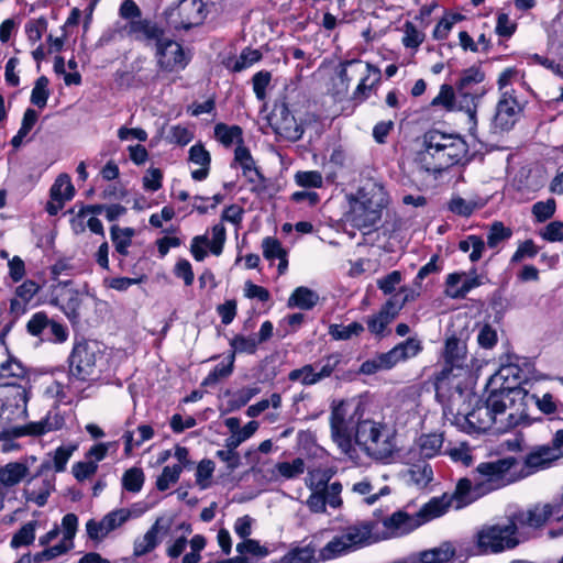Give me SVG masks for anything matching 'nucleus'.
<instances>
[{
  "label": "nucleus",
  "instance_id": "nucleus-1",
  "mask_svg": "<svg viewBox=\"0 0 563 563\" xmlns=\"http://www.w3.org/2000/svg\"><path fill=\"white\" fill-rule=\"evenodd\" d=\"M526 394L511 387L488 390L485 401L475 398L471 411L457 412L456 424L465 432L504 433L520 424H527L528 415L523 399Z\"/></svg>",
  "mask_w": 563,
  "mask_h": 563
},
{
  "label": "nucleus",
  "instance_id": "nucleus-2",
  "mask_svg": "<svg viewBox=\"0 0 563 563\" xmlns=\"http://www.w3.org/2000/svg\"><path fill=\"white\" fill-rule=\"evenodd\" d=\"M390 198L384 185L374 179H367L349 196L347 221L360 230L371 229L380 221L383 211L389 206Z\"/></svg>",
  "mask_w": 563,
  "mask_h": 563
},
{
  "label": "nucleus",
  "instance_id": "nucleus-3",
  "mask_svg": "<svg viewBox=\"0 0 563 563\" xmlns=\"http://www.w3.org/2000/svg\"><path fill=\"white\" fill-rule=\"evenodd\" d=\"M424 150L419 164L428 173L438 174L457 164L465 153V144L459 137L431 131L424 136Z\"/></svg>",
  "mask_w": 563,
  "mask_h": 563
},
{
  "label": "nucleus",
  "instance_id": "nucleus-4",
  "mask_svg": "<svg viewBox=\"0 0 563 563\" xmlns=\"http://www.w3.org/2000/svg\"><path fill=\"white\" fill-rule=\"evenodd\" d=\"M361 406L352 400L333 402L329 417L331 439L341 454L350 460L357 459V450L354 445L355 431L358 422Z\"/></svg>",
  "mask_w": 563,
  "mask_h": 563
},
{
  "label": "nucleus",
  "instance_id": "nucleus-5",
  "mask_svg": "<svg viewBox=\"0 0 563 563\" xmlns=\"http://www.w3.org/2000/svg\"><path fill=\"white\" fill-rule=\"evenodd\" d=\"M354 445L375 461H389L398 451L396 431L387 423L363 419L357 423Z\"/></svg>",
  "mask_w": 563,
  "mask_h": 563
},
{
  "label": "nucleus",
  "instance_id": "nucleus-6",
  "mask_svg": "<svg viewBox=\"0 0 563 563\" xmlns=\"http://www.w3.org/2000/svg\"><path fill=\"white\" fill-rule=\"evenodd\" d=\"M443 509L444 504L441 500H429L413 515L402 510L395 511L383 519V530H378V523L371 521L374 525L373 534L377 538L376 541L402 537L426 522L441 517Z\"/></svg>",
  "mask_w": 563,
  "mask_h": 563
},
{
  "label": "nucleus",
  "instance_id": "nucleus-7",
  "mask_svg": "<svg viewBox=\"0 0 563 563\" xmlns=\"http://www.w3.org/2000/svg\"><path fill=\"white\" fill-rule=\"evenodd\" d=\"M485 79V74L479 67L472 66L462 71L460 80L456 85V98L459 110L464 111L467 131L475 136L477 128V107L486 93V89L481 86Z\"/></svg>",
  "mask_w": 563,
  "mask_h": 563
},
{
  "label": "nucleus",
  "instance_id": "nucleus-8",
  "mask_svg": "<svg viewBox=\"0 0 563 563\" xmlns=\"http://www.w3.org/2000/svg\"><path fill=\"white\" fill-rule=\"evenodd\" d=\"M518 461L514 456L479 463L472 472L475 489L484 495L504 488L516 481Z\"/></svg>",
  "mask_w": 563,
  "mask_h": 563
},
{
  "label": "nucleus",
  "instance_id": "nucleus-9",
  "mask_svg": "<svg viewBox=\"0 0 563 563\" xmlns=\"http://www.w3.org/2000/svg\"><path fill=\"white\" fill-rule=\"evenodd\" d=\"M373 528L374 525L371 521H362L346 527L319 550V562L338 559L376 542L377 538L373 534Z\"/></svg>",
  "mask_w": 563,
  "mask_h": 563
},
{
  "label": "nucleus",
  "instance_id": "nucleus-10",
  "mask_svg": "<svg viewBox=\"0 0 563 563\" xmlns=\"http://www.w3.org/2000/svg\"><path fill=\"white\" fill-rule=\"evenodd\" d=\"M445 365L435 375L434 385L438 391L455 388L459 396L462 394L460 377L466 374V345L455 336H450L445 341L443 351Z\"/></svg>",
  "mask_w": 563,
  "mask_h": 563
},
{
  "label": "nucleus",
  "instance_id": "nucleus-11",
  "mask_svg": "<svg viewBox=\"0 0 563 563\" xmlns=\"http://www.w3.org/2000/svg\"><path fill=\"white\" fill-rule=\"evenodd\" d=\"M516 534V522L510 519L506 525H486L476 532L475 544L482 554L500 553L519 544Z\"/></svg>",
  "mask_w": 563,
  "mask_h": 563
},
{
  "label": "nucleus",
  "instance_id": "nucleus-12",
  "mask_svg": "<svg viewBox=\"0 0 563 563\" xmlns=\"http://www.w3.org/2000/svg\"><path fill=\"white\" fill-rule=\"evenodd\" d=\"M100 349L96 342L77 343L69 357L70 374L80 380L89 379L96 373Z\"/></svg>",
  "mask_w": 563,
  "mask_h": 563
},
{
  "label": "nucleus",
  "instance_id": "nucleus-13",
  "mask_svg": "<svg viewBox=\"0 0 563 563\" xmlns=\"http://www.w3.org/2000/svg\"><path fill=\"white\" fill-rule=\"evenodd\" d=\"M155 48L157 66L163 71L174 73L183 70L190 60V56L185 52L184 47L178 42L166 37L165 32L159 41L155 43Z\"/></svg>",
  "mask_w": 563,
  "mask_h": 563
},
{
  "label": "nucleus",
  "instance_id": "nucleus-14",
  "mask_svg": "<svg viewBox=\"0 0 563 563\" xmlns=\"http://www.w3.org/2000/svg\"><path fill=\"white\" fill-rule=\"evenodd\" d=\"M114 36L120 38H131L152 45L159 41L164 30L155 22L147 19L131 20L126 23L115 25L113 30Z\"/></svg>",
  "mask_w": 563,
  "mask_h": 563
},
{
  "label": "nucleus",
  "instance_id": "nucleus-15",
  "mask_svg": "<svg viewBox=\"0 0 563 563\" xmlns=\"http://www.w3.org/2000/svg\"><path fill=\"white\" fill-rule=\"evenodd\" d=\"M267 120L273 131L287 141L296 142L303 134L302 125L297 122L284 102L274 106Z\"/></svg>",
  "mask_w": 563,
  "mask_h": 563
},
{
  "label": "nucleus",
  "instance_id": "nucleus-16",
  "mask_svg": "<svg viewBox=\"0 0 563 563\" xmlns=\"http://www.w3.org/2000/svg\"><path fill=\"white\" fill-rule=\"evenodd\" d=\"M68 284V282L58 283V285L54 286L51 303L58 307L71 322H77L79 319L81 295L77 289L70 288Z\"/></svg>",
  "mask_w": 563,
  "mask_h": 563
},
{
  "label": "nucleus",
  "instance_id": "nucleus-17",
  "mask_svg": "<svg viewBox=\"0 0 563 563\" xmlns=\"http://www.w3.org/2000/svg\"><path fill=\"white\" fill-rule=\"evenodd\" d=\"M482 496L483 494L475 489V481L472 475L470 478L459 479L452 495L443 494L441 497H434L431 500H441L444 504V515L449 508L461 509Z\"/></svg>",
  "mask_w": 563,
  "mask_h": 563
},
{
  "label": "nucleus",
  "instance_id": "nucleus-18",
  "mask_svg": "<svg viewBox=\"0 0 563 563\" xmlns=\"http://www.w3.org/2000/svg\"><path fill=\"white\" fill-rule=\"evenodd\" d=\"M334 472L331 468H313L309 470L305 477V485L310 494L306 500L309 510H321L323 503L321 500V492L330 484Z\"/></svg>",
  "mask_w": 563,
  "mask_h": 563
},
{
  "label": "nucleus",
  "instance_id": "nucleus-19",
  "mask_svg": "<svg viewBox=\"0 0 563 563\" xmlns=\"http://www.w3.org/2000/svg\"><path fill=\"white\" fill-rule=\"evenodd\" d=\"M178 19L170 20L176 30H189L200 25L206 18L205 3L201 0H181L176 10Z\"/></svg>",
  "mask_w": 563,
  "mask_h": 563
},
{
  "label": "nucleus",
  "instance_id": "nucleus-20",
  "mask_svg": "<svg viewBox=\"0 0 563 563\" xmlns=\"http://www.w3.org/2000/svg\"><path fill=\"white\" fill-rule=\"evenodd\" d=\"M400 310L401 305L398 303V296L396 295L389 298L382 306L378 312L366 318L368 331L376 336H385L387 334L386 329L388 324H390L396 319Z\"/></svg>",
  "mask_w": 563,
  "mask_h": 563
},
{
  "label": "nucleus",
  "instance_id": "nucleus-21",
  "mask_svg": "<svg viewBox=\"0 0 563 563\" xmlns=\"http://www.w3.org/2000/svg\"><path fill=\"white\" fill-rule=\"evenodd\" d=\"M482 284V277L475 271L471 273H452L448 275L445 280V295L452 299H462Z\"/></svg>",
  "mask_w": 563,
  "mask_h": 563
},
{
  "label": "nucleus",
  "instance_id": "nucleus-22",
  "mask_svg": "<svg viewBox=\"0 0 563 563\" xmlns=\"http://www.w3.org/2000/svg\"><path fill=\"white\" fill-rule=\"evenodd\" d=\"M555 510L556 507L551 504L536 505L527 510L514 514L510 520L516 522L517 530L519 527L540 529L556 512Z\"/></svg>",
  "mask_w": 563,
  "mask_h": 563
},
{
  "label": "nucleus",
  "instance_id": "nucleus-23",
  "mask_svg": "<svg viewBox=\"0 0 563 563\" xmlns=\"http://www.w3.org/2000/svg\"><path fill=\"white\" fill-rule=\"evenodd\" d=\"M521 108L507 90H505L499 99L494 118V124L503 131L510 130L518 120Z\"/></svg>",
  "mask_w": 563,
  "mask_h": 563
},
{
  "label": "nucleus",
  "instance_id": "nucleus-24",
  "mask_svg": "<svg viewBox=\"0 0 563 563\" xmlns=\"http://www.w3.org/2000/svg\"><path fill=\"white\" fill-rule=\"evenodd\" d=\"M521 379L522 371L517 364H503L499 369L490 377L487 384V390H499L511 387L516 390L522 391V389L518 387Z\"/></svg>",
  "mask_w": 563,
  "mask_h": 563
},
{
  "label": "nucleus",
  "instance_id": "nucleus-25",
  "mask_svg": "<svg viewBox=\"0 0 563 563\" xmlns=\"http://www.w3.org/2000/svg\"><path fill=\"white\" fill-rule=\"evenodd\" d=\"M24 426L26 430L20 432L19 434L38 437L48 432L60 430L65 426V417L59 410L53 409L49 410L40 421L29 422Z\"/></svg>",
  "mask_w": 563,
  "mask_h": 563
},
{
  "label": "nucleus",
  "instance_id": "nucleus-26",
  "mask_svg": "<svg viewBox=\"0 0 563 563\" xmlns=\"http://www.w3.org/2000/svg\"><path fill=\"white\" fill-rule=\"evenodd\" d=\"M563 456V452L556 449L552 442L531 451L526 457V466L532 470H541L550 466L553 461Z\"/></svg>",
  "mask_w": 563,
  "mask_h": 563
},
{
  "label": "nucleus",
  "instance_id": "nucleus-27",
  "mask_svg": "<svg viewBox=\"0 0 563 563\" xmlns=\"http://www.w3.org/2000/svg\"><path fill=\"white\" fill-rule=\"evenodd\" d=\"M189 162L198 165L199 168L191 172L192 179L201 181L209 175L211 156L201 143H197L189 148Z\"/></svg>",
  "mask_w": 563,
  "mask_h": 563
},
{
  "label": "nucleus",
  "instance_id": "nucleus-28",
  "mask_svg": "<svg viewBox=\"0 0 563 563\" xmlns=\"http://www.w3.org/2000/svg\"><path fill=\"white\" fill-rule=\"evenodd\" d=\"M24 375L23 365L10 355L5 343L0 341V379L21 378Z\"/></svg>",
  "mask_w": 563,
  "mask_h": 563
},
{
  "label": "nucleus",
  "instance_id": "nucleus-29",
  "mask_svg": "<svg viewBox=\"0 0 563 563\" xmlns=\"http://www.w3.org/2000/svg\"><path fill=\"white\" fill-rule=\"evenodd\" d=\"M30 468L26 462H10L0 467V484L13 487L20 484L27 475Z\"/></svg>",
  "mask_w": 563,
  "mask_h": 563
},
{
  "label": "nucleus",
  "instance_id": "nucleus-30",
  "mask_svg": "<svg viewBox=\"0 0 563 563\" xmlns=\"http://www.w3.org/2000/svg\"><path fill=\"white\" fill-rule=\"evenodd\" d=\"M306 471V463L301 457H296L291 462H279L271 471L274 481L295 479Z\"/></svg>",
  "mask_w": 563,
  "mask_h": 563
},
{
  "label": "nucleus",
  "instance_id": "nucleus-31",
  "mask_svg": "<svg viewBox=\"0 0 563 563\" xmlns=\"http://www.w3.org/2000/svg\"><path fill=\"white\" fill-rule=\"evenodd\" d=\"M421 351V341L417 338H409L406 341L394 346L391 350L387 352V354L395 366L397 363L401 361L415 357Z\"/></svg>",
  "mask_w": 563,
  "mask_h": 563
},
{
  "label": "nucleus",
  "instance_id": "nucleus-32",
  "mask_svg": "<svg viewBox=\"0 0 563 563\" xmlns=\"http://www.w3.org/2000/svg\"><path fill=\"white\" fill-rule=\"evenodd\" d=\"M455 555V548L450 542H443L439 547L418 553V562L415 563H445Z\"/></svg>",
  "mask_w": 563,
  "mask_h": 563
},
{
  "label": "nucleus",
  "instance_id": "nucleus-33",
  "mask_svg": "<svg viewBox=\"0 0 563 563\" xmlns=\"http://www.w3.org/2000/svg\"><path fill=\"white\" fill-rule=\"evenodd\" d=\"M161 519H157L146 533L134 541L133 553L135 556H142L153 551L158 544V533L161 531Z\"/></svg>",
  "mask_w": 563,
  "mask_h": 563
},
{
  "label": "nucleus",
  "instance_id": "nucleus-34",
  "mask_svg": "<svg viewBox=\"0 0 563 563\" xmlns=\"http://www.w3.org/2000/svg\"><path fill=\"white\" fill-rule=\"evenodd\" d=\"M389 492L388 486H384L378 492H374V486L368 477H363L351 486V493L363 497L367 505L375 504L380 496L388 495Z\"/></svg>",
  "mask_w": 563,
  "mask_h": 563
},
{
  "label": "nucleus",
  "instance_id": "nucleus-35",
  "mask_svg": "<svg viewBox=\"0 0 563 563\" xmlns=\"http://www.w3.org/2000/svg\"><path fill=\"white\" fill-rule=\"evenodd\" d=\"M371 73H374V75H378V69L373 67L368 63H362L361 60H349L341 65V69L339 71V78L341 79L342 84L345 86V88L349 86V82L353 78V74L356 75H369Z\"/></svg>",
  "mask_w": 563,
  "mask_h": 563
},
{
  "label": "nucleus",
  "instance_id": "nucleus-36",
  "mask_svg": "<svg viewBox=\"0 0 563 563\" xmlns=\"http://www.w3.org/2000/svg\"><path fill=\"white\" fill-rule=\"evenodd\" d=\"M319 301V295L303 286L297 287L288 299V307L302 310L312 309Z\"/></svg>",
  "mask_w": 563,
  "mask_h": 563
},
{
  "label": "nucleus",
  "instance_id": "nucleus-37",
  "mask_svg": "<svg viewBox=\"0 0 563 563\" xmlns=\"http://www.w3.org/2000/svg\"><path fill=\"white\" fill-rule=\"evenodd\" d=\"M443 441L441 433L422 434L417 441L420 455L424 459L437 456L441 452Z\"/></svg>",
  "mask_w": 563,
  "mask_h": 563
},
{
  "label": "nucleus",
  "instance_id": "nucleus-38",
  "mask_svg": "<svg viewBox=\"0 0 563 563\" xmlns=\"http://www.w3.org/2000/svg\"><path fill=\"white\" fill-rule=\"evenodd\" d=\"M343 486L340 482L330 483L324 490L321 492V500L323 503V507L321 510H310L313 514H325L327 506L329 505L333 509L341 508L343 505V499L341 497Z\"/></svg>",
  "mask_w": 563,
  "mask_h": 563
},
{
  "label": "nucleus",
  "instance_id": "nucleus-39",
  "mask_svg": "<svg viewBox=\"0 0 563 563\" xmlns=\"http://www.w3.org/2000/svg\"><path fill=\"white\" fill-rule=\"evenodd\" d=\"M419 402L416 397L404 398L396 409V422L402 426L418 419Z\"/></svg>",
  "mask_w": 563,
  "mask_h": 563
},
{
  "label": "nucleus",
  "instance_id": "nucleus-40",
  "mask_svg": "<svg viewBox=\"0 0 563 563\" xmlns=\"http://www.w3.org/2000/svg\"><path fill=\"white\" fill-rule=\"evenodd\" d=\"M110 235L115 251L122 256H126L129 253L128 249L135 235V230L133 228H120L119 225H112L110 229Z\"/></svg>",
  "mask_w": 563,
  "mask_h": 563
},
{
  "label": "nucleus",
  "instance_id": "nucleus-41",
  "mask_svg": "<svg viewBox=\"0 0 563 563\" xmlns=\"http://www.w3.org/2000/svg\"><path fill=\"white\" fill-rule=\"evenodd\" d=\"M318 555L311 545L297 547L289 550L280 560L275 563H316Z\"/></svg>",
  "mask_w": 563,
  "mask_h": 563
},
{
  "label": "nucleus",
  "instance_id": "nucleus-42",
  "mask_svg": "<svg viewBox=\"0 0 563 563\" xmlns=\"http://www.w3.org/2000/svg\"><path fill=\"white\" fill-rule=\"evenodd\" d=\"M408 482L418 488H424L433 478V472L431 466L426 463L413 464L407 471Z\"/></svg>",
  "mask_w": 563,
  "mask_h": 563
},
{
  "label": "nucleus",
  "instance_id": "nucleus-43",
  "mask_svg": "<svg viewBox=\"0 0 563 563\" xmlns=\"http://www.w3.org/2000/svg\"><path fill=\"white\" fill-rule=\"evenodd\" d=\"M214 136L224 146H231L233 143L242 145V129L238 125H227L224 123H218L214 126Z\"/></svg>",
  "mask_w": 563,
  "mask_h": 563
},
{
  "label": "nucleus",
  "instance_id": "nucleus-44",
  "mask_svg": "<svg viewBox=\"0 0 563 563\" xmlns=\"http://www.w3.org/2000/svg\"><path fill=\"white\" fill-rule=\"evenodd\" d=\"M55 477L51 476L44 478L42 487L38 489L29 488L24 489L26 500L35 503L38 507H43L47 503V498L55 488Z\"/></svg>",
  "mask_w": 563,
  "mask_h": 563
},
{
  "label": "nucleus",
  "instance_id": "nucleus-45",
  "mask_svg": "<svg viewBox=\"0 0 563 563\" xmlns=\"http://www.w3.org/2000/svg\"><path fill=\"white\" fill-rule=\"evenodd\" d=\"M55 477L51 476L44 478L42 487L38 489L29 488L24 489L26 500L35 503L38 507H43L47 503V498L55 488Z\"/></svg>",
  "mask_w": 563,
  "mask_h": 563
},
{
  "label": "nucleus",
  "instance_id": "nucleus-46",
  "mask_svg": "<svg viewBox=\"0 0 563 563\" xmlns=\"http://www.w3.org/2000/svg\"><path fill=\"white\" fill-rule=\"evenodd\" d=\"M75 189L70 177L66 174L59 175L51 188V198L53 200L68 201L74 197Z\"/></svg>",
  "mask_w": 563,
  "mask_h": 563
},
{
  "label": "nucleus",
  "instance_id": "nucleus-47",
  "mask_svg": "<svg viewBox=\"0 0 563 563\" xmlns=\"http://www.w3.org/2000/svg\"><path fill=\"white\" fill-rule=\"evenodd\" d=\"M341 362V355L338 353L329 354L324 356L317 363L312 364L313 372L319 379V382L330 377L333 372L336 369L338 365Z\"/></svg>",
  "mask_w": 563,
  "mask_h": 563
},
{
  "label": "nucleus",
  "instance_id": "nucleus-48",
  "mask_svg": "<svg viewBox=\"0 0 563 563\" xmlns=\"http://www.w3.org/2000/svg\"><path fill=\"white\" fill-rule=\"evenodd\" d=\"M145 475L142 468L131 467L122 475V486L125 490L136 494L143 488Z\"/></svg>",
  "mask_w": 563,
  "mask_h": 563
},
{
  "label": "nucleus",
  "instance_id": "nucleus-49",
  "mask_svg": "<svg viewBox=\"0 0 563 563\" xmlns=\"http://www.w3.org/2000/svg\"><path fill=\"white\" fill-rule=\"evenodd\" d=\"M393 367L394 364L386 352L363 362L360 367V373L364 375H373L379 371L390 369Z\"/></svg>",
  "mask_w": 563,
  "mask_h": 563
},
{
  "label": "nucleus",
  "instance_id": "nucleus-50",
  "mask_svg": "<svg viewBox=\"0 0 563 563\" xmlns=\"http://www.w3.org/2000/svg\"><path fill=\"white\" fill-rule=\"evenodd\" d=\"M364 332V327L360 322H352L350 324H331L329 327V334L334 340H350L353 336H358Z\"/></svg>",
  "mask_w": 563,
  "mask_h": 563
},
{
  "label": "nucleus",
  "instance_id": "nucleus-51",
  "mask_svg": "<svg viewBox=\"0 0 563 563\" xmlns=\"http://www.w3.org/2000/svg\"><path fill=\"white\" fill-rule=\"evenodd\" d=\"M459 249L465 253L471 252L470 253L471 262H477L483 256V252L485 250V242L478 235H468L465 240H462L459 243Z\"/></svg>",
  "mask_w": 563,
  "mask_h": 563
},
{
  "label": "nucleus",
  "instance_id": "nucleus-52",
  "mask_svg": "<svg viewBox=\"0 0 563 563\" xmlns=\"http://www.w3.org/2000/svg\"><path fill=\"white\" fill-rule=\"evenodd\" d=\"M183 472L181 465H167L163 468L161 475L156 479V488L159 492L167 490L172 485L176 484Z\"/></svg>",
  "mask_w": 563,
  "mask_h": 563
},
{
  "label": "nucleus",
  "instance_id": "nucleus-53",
  "mask_svg": "<svg viewBox=\"0 0 563 563\" xmlns=\"http://www.w3.org/2000/svg\"><path fill=\"white\" fill-rule=\"evenodd\" d=\"M258 429V422L250 421L240 430L233 432L224 441L225 448L238 449L244 441L250 439Z\"/></svg>",
  "mask_w": 563,
  "mask_h": 563
},
{
  "label": "nucleus",
  "instance_id": "nucleus-54",
  "mask_svg": "<svg viewBox=\"0 0 563 563\" xmlns=\"http://www.w3.org/2000/svg\"><path fill=\"white\" fill-rule=\"evenodd\" d=\"M37 521H30L21 527V529L14 533L10 541V545L13 549L20 547L30 545L35 540V529Z\"/></svg>",
  "mask_w": 563,
  "mask_h": 563
},
{
  "label": "nucleus",
  "instance_id": "nucleus-55",
  "mask_svg": "<svg viewBox=\"0 0 563 563\" xmlns=\"http://www.w3.org/2000/svg\"><path fill=\"white\" fill-rule=\"evenodd\" d=\"M257 335H235L230 341V346L233 350V353L231 355H234L235 353H246V354H254L257 350L258 345Z\"/></svg>",
  "mask_w": 563,
  "mask_h": 563
},
{
  "label": "nucleus",
  "instance_id": "nucleus-56",
  "mask_svg": "<svg viewBox=\"0 0 563 563\" xmlns=\"http://www.w3.org/2000/svg\"><path fill=\"white\" fill-rule=\"evenodd\" d=\"M431 104L433 107L441 106L449 111H452L455 108L459 109L457 98L454 93V89L452 88V86L446 85V84L442 85L440 87V91H439L438 96H435L433 98V100L431 101Z\"/></svg>",
  "mask_w": 563,
  "mask_h": 563
},
{
  "label": "nucleus",
  "instance_id": "nucleus-57",
  "mask_svg": "<svg viewBox=\"0 0 563 563\" xmlns=\"http://www.w3.org/2000/svg\"><path fill=\"white\" fill-rule=\"evenodd\" d=\"M288 379L290 382H299L305 386H311L320 383L316 372H313L312 364H306L300 368L290 371L288 374Z\"/></svg>",
  "mask_w": 563,
  "mask_h": 563
},
{
  "label": "nucleus",
  "instance_id": "nucleus-58",
  "mask_svg": "<svg viewBox=\"0 0 563 563\" xmlns=\"http://www.w3.org/2000/svg\"><path fill=\"white\" fill-rule=\"evenodd\" d=\"M26 430L25 426H18L0 432V450L4 453L19 449V444L14 442L15 439L24 437L25 434H18Z\"/></svg>",
  "mask_w": 563,
  "mask_h": 563
},
{
  "label": "nucleus",
  "instance_id": "nucleus-59",
  "mask_svg": "<svg viewBox=\"0 0 563 563\" xmlns=\"http://www.w3.org/2000/svg\"><path fill=\"white\" fill-rule=\"evenodd\" d=\"M512 231L506 228L503 222L496 221L489 228L487 234V244L489 247H497L501 242L510 239Z\"/></svg>",
  "mask_w": 563,
  "mask_h": 563
},
{
  "label": "nucleus",
  "instance_id": "nucleus-60",
  "mask_svg": "<svg viewBox=\"0 0 563 563\" xmlns=\"http://www.w3.org/2000/svg\"><path fill=\"white\" fill-rule=\"evenodd\" d=\"M74 542H66L65 539H62V541L53 545L51 548H47L34 555V563H41L42 561H49L57 556H60L68 552L70 549H73Z\"/></svg>",
  "mask_w": 563,
  "mask_h": 563
},
{
  "label": "nucleus",
  "instance_id": "nucleus-61",
  "mask_svg": "<svg viewBox=\"0 0 563 563\" xmlns=\"http://www.w3.org/2000/svg\"><path fill=\"white\" fill-rule=\"evenodd\" d=\"M47 87L48 79L45 76H41L40 78H37L32 89L31 102L41 109H43L46 106L47 99L49 97V91Z\"/></svg>",
  "mask_w": 563,
  "mask_h": 563
},
{
  "label": "nucleus",
  "instance_id": "nucleus-62",
  "mask_svg": "<svg viewBox=\"0 0 563 563\" xmlns=\"http://www.w3.org/2000/svg\"><path fill=\"white\" fill-rule=\"evenodd\" d=\"M214 467L216 465L211 460L205 459L198 463L196 470V484L201 489H206L210 486Z\"/></svg>",
  "mask_w": 563,
  "mask_h": 563
},
{
  "label": "nucleus",
  "instance_id": "nucleus-63",
  "mask_svg": "<svg viewBox=\"0 0 563 563\" xmlns=\"http://www.w3.org/2000/svg\"><path fill=\"white\" fill-rule=\"evenodd\" d=\"M296 183L306 188H320L323 183V178L318 170L298 172L295 175Z\"/></svg>",
  "mask_w": 563,
  "mask_h": 563
},
{
  "label": "nucleus",
  "instance_id": "nucleus-64",
  "mask_svg": "<svg viewBox=\"0 0 563 563\" xmlns=\"http://www.w3.org/2000/svg\"><path fill=\"white\" fill-rule=\"evenodd\" d=\"M194 135L185 126L181 125H173L169 128L168 133L166 135V140L176 145H187Z\"/></svg>",
  "mask_w": 563,
  "mask_h": 563
}]
</instances>
